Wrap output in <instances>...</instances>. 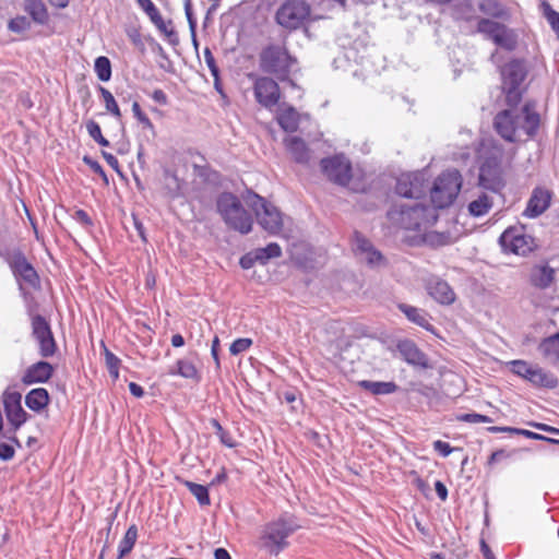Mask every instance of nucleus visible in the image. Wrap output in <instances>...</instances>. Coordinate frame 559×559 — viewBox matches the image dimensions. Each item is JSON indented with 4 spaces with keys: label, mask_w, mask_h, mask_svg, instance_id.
Segmentation results:
<instances>
[{
    "label": "nucleus",
    "mask_w": 559,
    "mask_h": 559,
    "mask_svg": "<svg viewBox=\"0 0 559 559\" xmlns=\"http://www.w3.org/2000/svg\"><path fill=\"white\" fill-rule=\"evenodd\" d=\"M102 155L103 157L105 158V160L107 162V164L112 168L115 169L116 171L119 173V162L118 159L111 154V153H108L106 151H103L102 152Z\"/></svg>",
    "instance_id": "61"
},
{
    "label": "nucleus",
    "mask_w": 559,
    "mask_h": 559,
    "mask_svg": "<svg viewBox=\"0 0 559 559\" xmlns=\"http://www.w3.org/2000/svg\"><path fill=\"white\" fill-rule=\"evenodd\" d=\"M99 93L103 97V100L105 103V108L108 112H110L114 117L117 119H121V111L120 108L114 97V95L108 91L107 88L99 86Z\"/></svg>",
    "instance_id": "42"
},
{
    "label": "nucleus",
    "mask_w": 559,
    "mask_h": 559,
    "mask_svg": "<svg viewBox=\"0 0 559 559\" xmlns=\"http://www.w3.org/2000/svg\"><path fill=\"white\" fill-rule=\"evenodd\" d=\"M185 13H186V16H187V20L189 23L190 31L193 36V41H194V44H197V39H195L197 20L193 15L192 5H191L190 0H186V2H185Z\"/></svg>",
    "instance_id": "51"
},
{
    "label": "nucleus",
    "mask_w": 559,
    "mask_h": 559,
    "mask_svg": "<svg viewBox=\"0 0 559 559\" xmlns=\"http://www.w3.org/2000/svg\"><path fill=\"white\" fill-rule=\"evenodd\" d=\"M132 111L138 121L146 129L153 130L154 126L151 119L142 111L138 102L132 105Z\"/></svg>",
    "instance_id": "49"
},
{
    "label": "nucleus",
    "mask_w": 559,
    "mask_h": 559,
    "mask_svg": "<svg viewBox=\"0 0 559 559\" xmlns=\"http://www.w3.org/2000/svg\"><path fill=\"white\" fill-rule=\"evenodd\" d=\"M14 454L15 451L11 444L4 442L0 443V459L2 461H10L11 459H13Z\"/></svg>",
    "instance_id": "57"
},
{
    "label": "nucleus",
    "mask_w": 559,
    "mask_h": 559,
    "mask_svg": "<svg viewBox=\"0 0 559 559\" xmlns=\"http://www.w3.org/2000/svg\"><path fill=\"white\" fill-rule=\"evenodd\" d=\"M86 130L88 132V135L95 142H97L99 145H102V146H109L108 140L103 136L100 127H99V124L96 121L90 120L86 123Z\"/></svg>",
    "instance_id": "46"
},
{
    "label": "nucleus",
    "mask_w": 559,
    "mask_h": 559,
    "mask_svg": "<svg viewBox=\"0 0 559 559\" xmlns=\"http://www.w3.org/2000/svg\"><path fill=\"white\" fill-rule=\"evenodd\" d=\"M136 538H138V528L135 525H131L127 530L123 538L121 539V542L119 544L118 559H122L124 556H127L133 549Z\"/></svg>",
    "instance_id": "38"
},
{
    "label": "nucleus",
    "mask_w": 559,
    "mask_h": 559,
    "mask_svg": "<svg viewBox=\"0 0 559 559\" xmlns=\"http://www.w3.org/2000/svg\"><path fill=\"white\" fill-rule=\"evenodd\" d=\"M397 309L407 318L408 321L427 331H433V326L429 322V314L424 309L403 302L397 305Z\"/></svg>",
    "instance_id": "24"
},
{
    "label": "nucleus",
    "mask_w": 559,
    "mask_h": 559,
    "mask_svg": "<svg viewBox=\"0 0 559 559\" xmlns=\"http://www.w3.org/2000/svg\"><path fill=\"white\" fill-rule=\"evenodd\" d=\"M152 98L158 103L159 105H166L167 102H168V98H167V95L165 94V92L163 90H155L153 93H152Z\"/></svg>",
    "instance_id": "63"
},
{
    "label": "nucleus",
    "mask_w": 559,
    "mask_h": 559,
    "mask_svg": "<svg viewBox=\"0 0 559 559\" xmlns=\"http://www.w3.org/2000/svg\"><path fill=\"white\" fill-rule=\"evenodd\" d=\"M139 5L148 15L152 23L162 32L171 44H178V37L176 31L171 26V21L167 23L163 20L158 9L152 2V0H138Z\"/></svg>",
    "instance_id": "20"
},
{
    "label": "nucleus",
    "mask_w": 559,
    "mask_h": 559,
    "mask_svg": "<svg viewBox=\"0 0 559 559\" xmlns=\"http://www.w3.org/2000/svg\"><path fill=\"white\" fill-rule=\"evenodd\" d=\"M281 128L286 132H295L299 126V114L292 106H282L276 116Z\"/></svg>",
    "instance_id": "26"
},
{
    "label": "nucleus",
    "mask_w": 559,
    "mask_h": 559,
    "mask_svg": "<svg viewBox=\"0 0 559 559\" xmlns=\"http://www.w3.org/2000/svg\"><path fill=\"white\" fill-rule=\"evenodd\" d=\"M478 10L490 17L508 21L510 19L509 9L499 0H480Z\"/></svg>",
    "instance_id": "27"
},
{
    "label": "nucleus",
    "mask_w": 559,
    "mask_h": 559,
    "mask_svg": "<svg viewBox=\"0 0 559 559\" xmlns=\"http://www.w3.org/2000/svg\"><path fill=\"white\" fill-rule=\"evenodd\" d=\"M285 145L295 162L307 164L310 160V151L306 142L298 136H288L285 139Z\"/></svg>",
    "instance_id": "25"
},
{
    "label": "nucleus",
    "mask_w": 559,
    "mask_h": 559,
    "mask_svg": "<svg viewBox=\"0 0 559 559\" xmlns=\"http://www.w3.org/2000/svg\"><path fill=\"white\" fill-rule=\"evenodd\" d=\"M74 218L85 226L92 225V219L84 210H78L74 214Z\"/></svg>",
    "instance_id": "60"
},
{
    "label": "nucleus",
    "mask_w": 559,
    "mask_h": 559,
    "mask_svg": "<svg viewBox=\"0 0 559 559\" xmlns=\"http://www.w3.org/2000/svg\"><path fill=\"white\" fill-rule=\"evenodd\" d=\"M32 335L38 343L39 355L48 358L55 355L57 344L48 321L40 314L32 317Z\"/></svg>",
    "instance_id": "12"
},
{
    "label": "nucleus",
    "mask_w": 559,
    "mask_h": 559,
    "mask_svg": "<svg viewBox=\"0 0 559 559\" xmlns=\"http://www.w3.org/2000/svg\"><path fill=\"white\" fill-rule=\"evenodd\" d=\"M295 63L296 59L280 46H269L260 56V67L264 72L275 75L282 82H288L292 86H295V82L289 79V73Z\"/></svg>",
    "instance_id": "6"
},
{
    "label": "nucleus",
    "mask_w": 559,
    "mask_h": 559,
    "mask_svg": "<svg viewBox=\"0 0 559 559\" xmlns=\"http://www.w3.org/2000/svg\"><path fill=\"white\" fill-rule=\"evenodd\" d=\"M217 212L224 223L240 234H249L252 229L253 219L251 214L243 207L241 201L231 192H223L216 201Z\"/></svg>",
    "instance_id": "4"
},
{
    "label": "nucleus",
    "mask_w": 559,
    "mask_h": 559,
    "mask_svg": "<svg viewBox=\"0 0 559 559\" xmlns=\"http://www.w3.org/2000/svg\"><path fill=\"white\" fill-rule=\"evenodd\" d=\"M321 167L325 176L340 186H346L352 178V167L348 160L343 157L334 156L323 158Z\"/></svg>",
    "instance_id": "16"
},
{
    "label": "nucleus",
    "mask_w": 559,
    "mask_h": 559,
    "mask_svg": "<svg viewBox=\"0 0 559 559\" xmlns=\"http://www.w3.org/2000/svg\"><path fill=\"white\" fill-rule=\"evenodd\" d=\"M503 26L504 24L502 23L481 17L477 22V32L484 34L487 38L493 41Z\"/></svg>",
    "instance_id": "37"
},
{
    "label": "nucleus",
    "mask_w": 559,
    "mask_h": 559,
    "mask_svg": "<svg viewBox=\"0 0 559 559\" xmlns=\"http://www.w3.org/2000/svg\"><path fill=\"white\" fill-rule=\"evenodd\" d=\"M555 278V270L547 264L536 265L531 271V283L537 288H547Z\"/></svg>",
    "instance_id": "28"
},
{
    "label": "nucleus",
    "mask_w": 559,
    "mask_h": 559,
    "mask_svg": "<svg viewBox=\"0 0 559 559\" xmlns=\"http://www.w3.org/2000/svg\"><path fill=\"white\" fill-rule=\"evenodd\" d=\"M24 10L35 23L44 25L48 22L47 8L41 0H25Z\"/></svg>",
    "instance_id": "31"
},
{
    "label": "nucleus",
    "mask_w": 559,
    "mask_h": 559,
    "mask_svg": "<svg viewBox=\"0 0 559 559\" xmlns=\"http://www.w3.org/2000/svg\"><path fill=\"white\" fill-rule=\"evenodd\" d=\"M479 414L477 413H466L456 415V420L469 423V424H478Z\"/></svg>",
    "instance_id": "58"
},
{
    "label": "nucleus",
    "mask_w": 559,
    "mask_h": 559,
    "mask_svg": "<svg viewBox=\"0 0 559 559\" xmlns=\"http://www.w3.org/2000/svg\"><path fill=\"white\" fill-rule=\"evenodd\" d=\"M50 402L49 393L44 388L31 390L25 396L26 406L34 412H41Z\"/></svg>",
    "instance_id": "29"
},
{
    "label": "nucleus",
    "mask_w": 559,
    "mask_h": 559,
    "mask_svg": "<svg viewBox=\"0 0 559 559\" xmlns=\"http://www.w3.org/2000/svg\"><path fill=\"white\" fill-rule=\"evenodd\" d=\"M492 204V198L483 192L468 204V212L471 215L479 217L488 213Z\"/></svg>",
    "instance_id": "35"
},
{
    "label": "nucleus",
    "mask_w": 559,
    "mask_h": 559,
    "mask_svg": "<svg viewBox=\"0 0 559 559\" xmlns=\"http://www.w3.org/2000/svg\"><path fill=\"white\" fill-rule=\"evenodd\" d=\"M245 201L255 214L259 225L270 235H280L283 229L281 211L257 193L249 192Z\"/></svg>",
    "instance_id": "7"
},
{
    "label": "nucleus",
    "mask_w": 559,
    "mask_h": 559,
    "mask_svg": "<svg viewBox=\"0 0 559 559\" xmlns=\"http://www.w3.org/2000/svg\"><path fill=\"white\" fill-rule=\"evenodd\" d=\"M358 385L370 392L373 395H388L392 394L397 391L399 386L395 382L389 381H370V380H362L358 382Z\"/></svg>",
    "instance_id": "30"
},
{
    "label": "nucleus",
    "mask_w": 559,
    "mask_h": 559,
    "mask_svg": "<svg viewBox=\"0 0 559 559\" xmlns=\"http://www.w3.org/2000/svg\"><path fill=\"white\" fill-rule=\"evenodd\" d=\"M463 179L459 170L449 169L441 173L429 188L432 206L438 209L449 207L457 198Z\"/></svg>",
    "instance_id": "5"
},
{
    "label": "nucleus",
    "mask_w": 559,
    "mask_h": 559,
    "mask_svg": "<svg viewBox=\"0 0 559 559\" xmlns=\"http://www.w3.org/2000/svg\"><path fill=\"white\" fill-rule=\"evenodd\" d=\"M389 221L406 230H426L438 219V213L431 206L419 202L395 204L388 212Z\"/></svg>",
    "instance_id": "3"
},
{
    "label": "nucleus",
    "mask_w": 559,
    "mask_h": 559,
    "mask_svg": "<svg viewBox=\"0 0 559 559\" xmlns=\"http://www.w3.org/2000/svg\"><path fill=\"white\" fill-rule=\"evenodd\" d=\"M511 456V453L504 451V450H497L495 452L491 453V455L489 456L488 459V464H493L502 459H507V457H510Z\"/></svg>",
    "instance_id": "59"
},
{
    "label": "nucleus",
    "mask_w": 559,
    "mask_h": 559,
    "mask_svg": "<svg viewBox=\"0 0 559 559\" xmlns=\"http://www.w3.org/2000/svg\"><path fill=\"white\" fill-rule=\"evenodd\" d=\"M353 250L359 259L364 260L371 267H378L385 264V258L382 253L377 250L371 241L359 231L354 233Z\"/></svg>",
    "instance_id": "15"
},
{
    "label": "nucleus",
    "mask_w": 559,
    "mask_h": 559,
    "mask_svg": "<svg viewBox=\"0 0 559 559\" xmlns=\"http://www.w3.org/2000/svg\"><path fill=\"white\" fill-rule=\"evenodd\" d=\"M493 43L508 51H512L518 46V34L514 29L504 25L496 36Z\"/></svg>",
    "instance_id": "34"
},
{
    "label": "nucleus",
    "mask_w": 559,
    "mask_h": 559,
    "mask_svg": "<svg viewBox=\"0 0 559 559\" xmlns=\"http://www.w3.org/2000/svg\"><path fill=\"white\" fill-rule=\"evenodd\" d=\"M204 60L207 68L210 69L212 76H217V74L219 73V69L210 48L204 49Z\"/></svg>",
    "instance_id": "53"
},
{
    "label": "nucleus",
    "mask_w": 559,
    "mask_h": 559,
    "mask_svg": "<svg viewBox=\"0 0 559 559\" xmlns=\"http://www.w3.org/2000/svg\"><path fill=\"white\" fill-rule=\"evenodd\" d=\"M102 346H103V349H104V355H105V362H106V367L109 371V374L114 378V379H118L119 377V365H120V359L114 354L111 353L106 346L104 343H102Z\"/></svg>",
    "instance_id": "43"
},
{
    "label": "nucleus",
    "mask_w": 559,
    "mask_h": 559,
    "mask_svg": "<svg viewBox=\"0 0 559 559\" xmlns=\"http://www.w3.org/2000/svg\"><path fill=\"white\" fill-rule=\"evenodd\" d=\"M510 365L512 366V371L521 378L525 376V372L530 367V364L524 360H513Z\"/></svg>",
    "instance_id": "56"
},
{
    "label": "nucleus",
    "mask_w": 559,
    "mask_h": 559,
    "mask_svg": "<svg viewBox=\"0 0 559 559\" xmlns=\"http://www.w3.org/2000/svg\"><path fill=\"white\" fill-rule=\"evenodd\" d=\"M94 70L97 74V78L103 81L107 82L111 78V63L110 60L107 57L100 56L96 58Z\"/></svg>",
    "instance_id": "41"
},
{
    "label": "nucleus",
    "mask_w": 559,
    "mask_h": 559,
    "mask_svg": "<svg viewBox=\"0 0 559 559\" xmlns=\"http://www.w3.org/2000/svg\"><path fill=\"white\" fill-rule=\"evenodd\" d=\"M531 383L536 386L554 389L558 385V379L554 373L537 366Z\"/></svg>",
    "instance_id": "36"
},
{
    "label": "nucleus",
    "mask_w": 559,
    "mask_h": 559,
    "mask_svg": "<svg viewBox=\"0 0 559 559\" xmlns=\"http://www.w3.org/2000/svg\"><path fill=\"white\" fill-rule=\"evenodd\" d=\"M526 68L523 61L512 60L501 69L502 85L521 86L526 78Z\"/></svg>",
    "instance_id": "23"
},
{
    "label": "nucleus",
    "mask_w": 559,
    "mask_h": 559,
    "mask_svg": "<svg viewBox=\"0 0 559 559\" xmlns=\"http://www.w3.org/2000/svg\"><path fill=\"white\" fill-rule=\"evenodd\" d=\"M53 367L48 361H37L31 365L22 377V382L24 384H33V383H45L47 382L53 374Z\"/></svg>",
    "instance_id": "22"
},
{
    "label": "nucleus",
    "mask_w": 559,
    "mask_h": 559,
    "mask_svg": "<svg viewBox=\"0 0 559 559\" xmlns=\"http://www.w3.org/2000/svg\"><path fill=\"white\" fill-rule=\"evenodd\" d=\"M300 527L299 519L295 514L284 512L261 527L258 546L269 554L277 556L288 547V537Z\"/></svg>",
    "instance_id": "2"
},
{
    "label": "nucleus",
    "mask_w": 559,
    "mask_h": 559,
    "mask_svg": "<svg viewBox=\"0 0 559 559\" xmlns=\"http://www.w3.org/2000/svg\"><path fill=\"white\" fill-rule=\"evenodd\" d=\"M551 194L548 190L535 188L523 215L530 218H535L542 215L550 205Z\"/></svg>",
    "instance_id": "21"
},
{
    "label": "nucleus",
    "mask_w": 559,
    "mask_h": 559,
    "mask_svg": "<svg viewBox=\"0 0 559 559\" xmlns=\"http://www.w3.org/2000/svg\"><path fill=\"white\" fill-rule=\"evenodd\" d=\"M181 483L195 497L200 506H209L211 503L209 489L206 486L195 484L190 480H182Z\"/></svg>",
    "instance_id": "39"
},
{
    "label": "nucleus",
    "mask_w": 559,
    "mask_h": 559,
    "mask_svg": "<svg viewBox=\"0 0 559 559\" xmlns=\"http://www.w3.org/2000/svg\"><path fill=\"white\" fill-rule=\"evenodd\" d=\"M255 263H259V255L254 250L246 253L239 261L240 266L245 270L251 269Z\"/></svg>",
    "instance_id": "52"
},
{
    "label": "nucleus",
    "mask_w": 559,
    "mask_h": 559,
    "mask_svg": "<svg viewBox=\"0 0 559 559\" xmlns=\"http://www.w3.org/2000/svg\"><path fill=\"white\" fill-rule=\"evenodd\" d=\"M22 395L15 391H4L3 405L8 421L17 430L28 419V414L21 405Z\"/></svg>",
    "instance_id": "17"
},
{
    "label": "nucleus",
    "mask_w": 559,
    "mask_h": 559,
    "mask_svg": "<svg viewBox=\"0 0 559 559\" xmlns=\"http://www.w3.org/2000/svg\"><path fill=\"white\" fill-rule=\"evenodd\" d=\"M254 251L259 255L260 264H266L270 259L282 255V249L276 242H271L266 247L258 248Z\"/></svg>",
    "instance_id": "40"
},
{
    "label": "nucleus",
    "mask_w": 559,
    "mask_h": 559,
    "mask_svg": "<svg viewBox=\"0 0 559 559\" xmlns=\"http://www.w3.org/2000/svg\"><path fill=\"white\" fill-rule=\"evenodd\" d=\"M311 8L305 0H285L276 12L277 23L288 29H297L309 19Z\"/></svg>",
    "instance_id": "8"
},
{
    "label": "nucleus",
    "mask_w": 559,
    "mask_h": 559,
    "mask_svg": "<svg viewBox=\"0 0 559 559\" xmlns=\"http://www.w3.org/2000/svg\"><path fill=\"white\" fill-rule=\"evenodd\" d=\"M251 345H252L251 338H247V337L237 338L231 343V345L229 347V352L231 355L236 356V355H239V354L246 352L247 349H249Z\"/></svg>",
    "instance_id": "48"
},
{
    "label": "nucleus",
    "mask_w": 559,
    "mask_h": 559,
    "mask_svg": "<svg viewBox=\"0 0 559 559\" xmlns=\"http://www.w3.org/2000/svg\"><path fill=\"white\" fill-rule=\"evenodd\" d=\"M435 489H436V492H437L438 497L442 501L447 500V498H448V489H447L445 485L442 481L437 480L436 484H435Z\"/></svg>",
    "instance_id": "62"
},
{
    "label": "nucleus",
    "mask_w": 559,
    "mask_h": 559,
    "mask_svg": "<svg viewBox=\"0 0 559 559\" xmlns=\"http://www.w3.org/2000/svg\"><path fill=\"white\" fill-rule=\"evenodd\" d=\"M499 243L506 251L515 254L525 255L535 248V239L527 235L523 226H513L506 229L500 238Z\"/></svg>",
    "instance_id": "9"
},
{
    "label": "nucleus",
    "mask_w": 559,
    "mask_h": 559,
    "mask_svg": "<svg viewBox=\"0 0 559 559\" xmlns=\"http://www.w3.org/2000/svg\"><path fill=\"white\" fill-rule=\"evenodd\" d=\"M428 295L440 305H452L455 301L456 295L452 287L443 280L432 276L426 281L425 284Z\"/></svg>",
    "instance_id": "19"
},
{
    "label": "nucleus",
    "mask_w": 559,
    "mask_h": 559,
    "mask_svg": "<svg viewBox=\"0 0 559 559\" xmlns=\"http://www.w3.org/2000/svg\"><path fill=\"white\" fill-rule=\"evenodd\" d=\"M211 425L213 426V428L215 429L216 431V435L218 436L221 442L228 447V448H234L236 445L233 437L230 436V433L228 431H226L222 425L218 423V420L216 419H211Z\"/></svg>",
    "instance_id": "47"
},
{
    "label": "nucleus",
    "mask_w": 559,
    "mask_h": 559,
    "mask_svg": "<svg viewBox=\"0 0 559 559\" xmlns=\"http://www.w3.org/2000/svg\"><path fill=\"white\" fill-rule=\"evenodd\" d=\"M427 189L425 174L419 171L402 174L397 178L395 186V192L408 199H419Z\"/></svg>",
    "instance_id": "13"
},
{
    "label": "nucleus",
    "mask_w": 559,
    "mask_h": 559,
    "mask_svg": "<svg viewBox=\"0 0 559 559\" xmlns=\"http://www.w3.org/2000/svg\"><path fill=\"white\" fill-rule=\"evenodd\" d=\"M171 376H180L194 381L200 380V374L193 362L187 359H179L175 367L169 370Z\"/></svg>",
    "instance_id": "33"
},
{
    "label": "nucleus",
    "mask_w": 559,
    "mask_h": 559,
    "mask_svg": "<svg viewBox=\"0 0 559 559\" xmlns=\"http://www.w3.org/2000/svg\"><path fill=\"white\" fill-rule=\"evenodd\" d=\"M545 15L559 37V13L552 10L549 4L545 3Z\"/></svg>",
    "instance_id": "50"
},
{
    "label": "nucleus",
    "mask_w": 559,
    "mask_h": 559,
    "mask_svg": "<svg viewBox=\"0 0 559 559\" xmlns=\"http://www.w3.org/2000/svg\"><path fill=\"white\" fill-rule=\"evenodd\" d=\"M433 449L437 452H439L443 457H447L448 455H450L452 451L455 450L448 442L441 440H437L433 442Z\"/></svg>",
    "instance_id": "55"
},
{
    "label": "nucleus",
    "mask_w": 559,
    "mask_h": 559,
    "mask_svg": "<svg viewBox=\"0 0 559 559\" xmlns=\"http://www.w3.org/2000/svg\"><path fill=\"white\" fill-rule=\"evenodd\" d=\"M255 100L264 108L271 109L278 104L281 90L278 84L271 78H255L253 84Z\"/></svg>",
    "instance_id": "14"
},
{
    "label": "nucleus",
    "mask_w": 559,
    "mask_h": 559,
    "mask_svg": "<svg viewBox=\"0 0 559 559\" xmlns=\"http://www.w3.org/2000/svg\"><path fill=\"white\" fill-rule=\"evenodd\" d=\"M1 255L17 280L25 282L32 287L38 285L39 276L36 270L20 249L7 250L4 253H1Z\"/></svg>",
    "instance_id": "10"
},
{
    "label": "nucleus",
    "mask_w": 559,
    "mask_h": 559,
    "mask_svg": "<svg viewBox=\"0 0 559 559\" xmlns=\"http://www.w3.org/2000/svg\"><path fill=\"white\" fill-rule=\"evenodd\" d=\"M447 236L439 235V234H428L426 236V240L430 241L431 243L437 245H445L447 243Z\"/></svg>",
    "instance_id": "64"
},
{
    "label": "nucleus",
    "mask_w": 559,
    "mask_h": 559,
    "mask_svg": "<svg viewBox=\"0 0 559 559\" xmlns=\"http://www.w3.org/2000/svg\"><path fill=\"white\" fill-rule=\"evenodd\" d=\"M479 186L492 192H499L506 185L501 159L493 155L484 160L479 169Z\"/></svg>",
    "instance_id": "11"
},
{
    "label": "nucleus",
    "mask_w": 559,
    "mask_h": 559,
    "mask_svg": "<svg viewBox=\"0 0 559 559\" xmlns=\"http://www.w3.org/2000/svg\"><path fill=\"white\" fill-rule=\"evenodd\" d=\"M83 162L84 164H86L95 174L102 176L106 181H107V176L103 169V167L100 166V164L93 159L92 157L90 156H84L83 157Z\"/></svg>",
    "instance_id": "54"
},
{
    "label": "nucleus",
    "mask_w": 559,
    "mask_h": 559,
    "mask_svg": "<svg viewBox=\"0 0 559 559\" xmlns=\"http://www.w3.org/2000/svg\"><path fill=\"white\" fill-rule=\"evenodd\" d=\"M396 352L399 353L400 358L411 366L421 369H428L431 367L427 355L419 349L415 342L411 340L405 338L399 341L396 344Z\"/></svg>",
    "instance_id": "18"
},
{
    "label": "nucleus",
    "mask_w": 559,
    "mask_h": 559,
    "mask_svg": "<svg viewBox=\"0 0 559 559\" xmlns=\"http://www.w3.org/2000/svg\"><path fill=\"white\" fill-rule=\"evenodd\" d=\"M538 349L540 350L542 355L551 361H558L559 360V332L546 337L542 341V343L538 346Z\"/></svg>",
    "instance_id": "32"
},
{
    "label": "nucleus",
    "mask_w": 559,
    "mask_h": 559,
    "mask_svg": "<svg viewBox=\"0 0 559 559\" xmlns=\"http://www.w3.org/2000/svg\"><path fill=\"white\" fill-rule=\"evenodd\" d=\"M32 26L28 17L19 15L9 21L8 28L16 34H24Z\"/></svg>",
    "instance_id": "45"
},
{
    "label": "nucleus",
    "mask_w": 559,
    "mask_h": 559,
    "mask_svg": "<svg viewBox=\"0 0 559 559\" xmlns=\"http://www.w3.org/2000/svg\"><path fill=\"white\" fill-rule=\"evenodd\" d=\"M540 116L534 105L527 103L521 109H506L493 120L497 133L508 142H515L522 134L532 138L536 134Z\"/></svg>",
    "instance_id": "1"
},
{
    "label": "nucleus",
    "mask_w": 559,
    "mask_h": 559,
    "mask_svg": "<svg viewBox=\"0 0 559 559\" xmlns=\"http://www.w3.org/2000/svg\"><path fill=\"white\" fill-rule=\"evenodd\" d=\"M502 90L506 94V102L510 107H516L521 103L523 92L521 86L502 85Z\"/></svg>",
    "instance_id": "44"
}]
</instances>
